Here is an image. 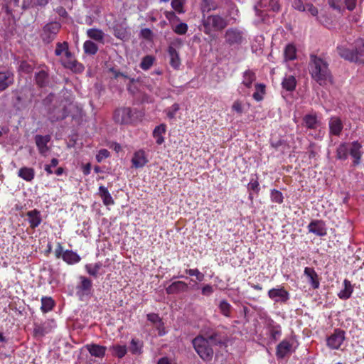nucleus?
I'll list each match as a JSON object with an SVG mask.
<instances>
[{
    "mask_svg": "<svg viewBox=\"0 0 364 364\" xmlns=\"http://www.w3.org/2000/svg\"><path fill=\"white\" fill-rule=\"evenodd\" d=\"M309 70L311 77L320 85L332 83V75L328 63L314 54L310 55Z\"/></svg>",
    "mask_w": 364,
    "mask_h": 364,
    "instance_id": "obj_1",
    "label": "nucleus"
},
{
    "mask_svg": "<svg viewBox=\"0 0 364 364\" xmlns=\"http://www.w3.org/2000/svg\"><path fill=\"white\" fill-rule=\"evenodd\" d=\"M193 348L200 358L204 361H210L213 356V349L208 338L198 336L192 341Z\"/></svg>",
    "mask_w": 364,
    "mask_h": 364,
    "instance_id": "obj_2",
    "label": "nucleus"
},
{
    "mask_svg": "<svg viewBox=\"0 0 364 364\" xmlns=\"http://www.w3.org/2000/svg\"><path fill=\"white\" fill-rule=\"evenodd\" d=\"M204 32L210 34L213 31H222L228 25V21L219 15H210L203 21Z\"/></svg>",
    "mask_w": 364,
    "mask_h": 364,
    "instance_id": "obj_3",
    "label": "nucleus"
},
{
    "mask_svg": "<svg viewBox=\"0 0 364 364\" xmlns=\"http://www.w3.org/2000/svg\"><path fill=\"white\" fill-rule=\"evenodd\" d=\"M280 10V6L278 0H260V1L255 6L256 15L260 17L259 22L264 20V11H272L278 12Z\"/></svg>",
    "mask_w": 364,
    "mask_h": 364,
    "instance_id": "obj_4",
    "label": "nucleus"
},
{
    "mask_svg": "<svg viewBox=\"0 0 364 364\" xmlns=\"http://www.w3.org/2000/svg\"><path fill=\"white\" fill-rule=\"evenodd\" d=\"M60 28V23L56 21L46 24L43 26L41 34L42 41L46 43H50L52 42L56 37V35L59 32Z\"/></svg>",
    "mask_w": 364,
    "mask_h": 364,
    "instance_id": "obj_5",
    "label": "nucleus"
},
{
    "mask_svg": "<svg viewBox=\"0 0 364 364\" xmlns=\"http://www.w3.org/2000/svg\"><path fill=\"white\" fill-rule=\"evenodd\" d=\"M225 42L230 46L241 44L245 38L243 32L236 28H230L225 31Z\"/></svg>",
    "mask_w": 364,
    "mask_h": 364,
    "instance_id": "obj_6",
    "label": "nucleus"
},
{
    "mask_svg": "<svg viewBox=\"0 0 364 364\" xmlns=\"http://www.w3.org/2000/svg\"><path fill=\"white\" fill-rule=\"evenodd\" d=\"M61 63L65 68L76 73H81L84 70L82 64L75 60L71 52H67L65 58L61 59Z\"/></svg>",
    "mask_w": 364,
    "mask_h": 364,
    "instance_id": "obj_7",
    "label": "nucleus"
},
{
    "mask_svg": "<svg viewBox=\"0 0 364 364\" xmlns=\"http://www.w3.org/2000/svg\"><path fill=\"white\" fill-rule=\"evenodd\" d=\"M345 339V332L336 329L327 339V345L331 349H338Z\"/></svg>",
    "mask_w": 364,
    "mask_h": 364,
    "instance_id": "obj_8",
    "label": "nucleus"
},
{
    "mask_svg": "<svg viewBox=\"0 0 364 364\" xmlns=\"http://www.w3.org/2000/svg\"><path fill=\"white\" fill-rule=\"evenodd\" d=\"M132 110L128 107L117 109L114 114V121L121 124H129L132 121Z\"/></svg>",
    "mask_w": 364,
    "mask_h": 364,
    "instance_id": "obj_9",
    "label": "nucleus"
},
{
    "mask_svg": "<svg viewBox=\"0 0 364 364\" xmlns=\"http://www.w3.org/2000/svg\"><path fill=\"white\" fill-rule=\"evenodd\" d=\"M268 296L276 302L285 303L289 299V294L284 288H273L268 291Z\"/></svg>",
    "mask_w": 364,
    "mask_h": 364,
    "instance_id": "obj_10",
    "label": "nucleus"
},
{
    "mask_svg": "<svg viewBox=\"0 0 364 364\" xmlns=\"http://www.w3.org/2000/svg\"><path fill=\"white\" fill-rule=\"evenodd\" d=\"M14 82V75L9 70L0 72V92L5 90Z\"/></svg>",
    "mask_w": 364,
    "mask_h": 364,
    "instance_id": "obj_11",
    "label": "nucleus"
},
{
    "mask_svg": "<svg viewBox=\"0 0 364 364\" xmlns=\"http://www.w3.org/2000/svg\"><path fill=\"white\" fill-rule=\"evenodd\" d=\"M337 51L341 58L347 60L351 62L358 61V53H355L354 50H351L344 46H340L337 47Z\"/></svg>",
    "mask_w": 364,
    "mask_h": 364,
    "instance_id": "obj_12",
    "label": "nucleus"
},
{
    "mask_svg": "<svg viewBox=\"0 0 364 364\" xmlns=\"http://www.w3.org/2000/svg\"><path fill=\"white\" fill-rule=\"evenodd\" d=\"M148 162L145 152L143 150H139L134 154L132 159L133 167L136 168L144 167Z\"/></svg>",
    "mask_w": 364,
    "mask_h": 364,
    "instance_id": "obj_13",
    "label": "nucleus"
},
{
    "mask_svg": "<svg viewBox=\"0 0 364 364\" xmlns=\"http://www.w3.org/2000/svg\"><path fill=\"white\" fill-rule=\"evenodd\" d=\"M50 135H46V136L36 135L35 136V141H36V146L39 150V152L41 154H46L48 151L49 149L47 146V144L50 141Z\"/></svg>",
    "mask_w": 364,
    "mask_h": 364,
    "instance_id": "obj_14",
    "label": "nucleus"
},
{
    "mask_svg": "<svg viewBox=\"0 0 364 364\" xmlns=\"http://www.w3.org/2000/svg\"><path fill=\"white\" fill-rule=\"evenodd\" d=\"M329 132L330 134L339 136L343 129V123L341 120L336 117H333L329 120Z\"/></svg>",
    "mask_w": 364,
    "mask_h": 364,
    "instance_id": "obj_15",
    "label": "nucleus"
},
{
    "mask_svg": "<svg viewBox=\"0 0 364 364\" xmlns=\"http://www.w3.org/2000/svg\"><path fill=\"white\" fill-rule=\"evenodd\" d=\"M188 284L183 281H177L173 282L166 289V293L168 294H178L180 292H184L188 290Z\"/></svg>",
    "mask_w": 364,
    "mask_h": 364,
    "instance_id": "obj_16",
    "label": "nucleus"
},
{
    "mask_svg": "<svg viewBox=\"0 0 364 364\" xmlns=\"http://www.w3.org/2000/svg\"><path fill=\"white\" fill-rule=\"evenodd\" d=\"M53 326L50 322H45L42 324H35L33 334L36 337H43L51 332Z\"/></svg>",
    "mask_w": 364,
    "mask_h": 364,
    "instance_id": "obj_17",
    "label": "nucleus"
},
{
    "mask_svg": "<svg viewBox=\"0 0 364 364\" xmlns=\"http://www.w3.org/2000/svg\"><path fill=\"white\" fill-rule=\"evenodd\" d=\"M309 232H313L318 236H323L326 235V228L325 224L321 220H316L311 222L309 225Z\"/></svg>",
    "mask_w": 364,
    "mask_h": 364,
    "instance_id": "obj_18",
    "label": "nucleus"
},
{
    "mask_svg": "<svg viewBox=\"0 0 364 364\" xmlns=\"http://www.w3.org/2000/svg\"><path fill=\"white\" fill-rule=\"evenodd\" d=\"M85 348L89 351L92 356L102 358L105 355L106 348L97 344H87Z\"/></svg>",
    "mask_w": 364,
    "mask_h": 364,
    "instance_id": "obj_19",
    "label": "nucleus"
},
{
    "mask_svg": "<svg viewBox=\"0 0 364 364\" xmlns=\"http://www.w3.org/2000/svg\"><path fill=\"white\" fill-rule=\"evenodd\" d=\"M26 216L28 218L30 227L33 229L37 228L42 221L41 213L36 209L27 212Z\"/></svg>",
    "mask_w": 364,
    "mask_h": 364,
    "instance_id": "obj_20",
    "label": "nucleus"
},
{
    "mask_svg": "<svg viewBox=\"0 0 364 364\" xmlns=\"http://www.w3.org/2000/svg\"><path fill=\"white\" fill-rule=\"evenodd\" d=\"M291 344L287 340L282 341L278 344L276 349V355L278 358H284L290 351Z\"/></svg>",
    "mask_w": 364,
    "mask_h": 364,
    "instance_id": "obj_21",
    "label": "nucleus"
},
{
    "mask_svg": "<svg viewBox=\"0 0 364 364\" xmlns=\"http://www.w3.org/2000/svg\"><path fill=\"white\" fill-rule=\"evenodd\" d=\"M205 338H208L209 342H212L214 345L217 346L225 345L228 341L226 336L218 331H213L209 335L206 334Z\"/></svg>",
    "mask_w": 364,
    "mask_h": 364,
    "instance_id": "obj_22",
    "label": "nucleus"
},
{
    "mask_svg": "<svg viewBox=\"0 0 364 364\" xmlns=\"http://www.w3.org/2000/svg\"><path fill=\"white\" fill-rule=\"evenodd\" d=\"M304 274L308 277L309 282L314 289H318L319 287L318 277L313 268L305 267Z\"/></svg>",
    "mask_w": 364,
    "mask_h": 364,
    "instance_id": "obj_23",
    "label": "nucleus"
},
{
    "mask_svg": "<svg viewBox=\"0 0 364 364\" xmlns=\"http://www.w3.org/2000/svg\"><path fill=\"white\" fill-rule=\"evenodd\" d=\"M79 279L80 283L77 286V289L81 291L84 294H89L92 287L91 279L84 276H80Z\"/></svg>",
    "mask_w": 364,
    "mask_h": 364,
    "instance_id": "obj_24",
    "label": "nucleus"
},
{
    "mask_svg": "<svg viewBox=\"0 0 364 364\" xmlns=\"http://www.w3.org/2000/svg\"><path fill=\"white\" fill-rule=\"evenodd\" d=\"M320 122L314 114H306L303 118V124L308 129H315Z\"/></svg>",
    "mask_w": 364,
    "mask_h": 364,
    "instance_id": "obj_25",
    "label": "nucleus"
},
{
    "mask_svg": "<svg viewBox=\"0 0 364 364\" xmlns=\"http://www.w3.org/2000/svg\"><path fill=\"white\" fill-rule=\"evenodd\" d=\"M282 87L287 91H294L296 86V80L294 75H286L282 82Z\"/></svg>",
    "mask_w": 364,
    "mask_h": 364,
    "instance_id": "obj_26",
    "label": "nucleus"
},
{
    "mask_svg": "<svg viewBox=\"0 0 364 364\" xmlns=\"http://www.w3.org/2000/svg\"><path fill=\"white\" fill-rule=\"evenodd\" d=\"M18 176L26 181H31L35 176V171L33 168L22 167L18 172Z\"/></svg>",
    "mask_w": 364,
    "mask_h": 364,
    "instance_id": "obj_27",
    "label": "nucleus"
},
{
    "mask_svg": "<svg viewBox=\"0 0 364 364\" xmlns=\"http://www.w3.org/2000/svg\"><path fill=\"white\" fill-rule=\"evenodd\" d=\"M168 55L170 56V64L171 65L175 68L178 69L181 65V60L179 58L178 53L176 51V50L170 46L168 48Z\"/></svg>",
    "mask_w": 364,
    "mask_h": 364,
    "instance_id": "obj_28",
    "label": "nucleus"
},
{
    "mask_svg": "<svg viewBox=\"0 0 364 364\" xmlns=\"http://www.w3.org/2000/svg\"><path fill=\"white\" fill-rule=\"evenodd\" d=\"M166 132V125L161 124L160 125L155 127L153 132V136L156 139L157 144L161 145L164 141L163 134Z\"/></svg>",
    "mask_w": 364,
    "mask_h": 364,
    "instance_id": "obj_29",
    "label": "nucleus"
},
{
    "mask_svg": "<svg viewBox=\"0 0 364 364\" xmlns=\"http://www.w3.org/2000/svg\"><path fill=\"white\" fill-rule=\"evenodd\" d=\"M99 195L105 205H110L114 204V200L106 187L103 186H100Z\"/></svg>",
    "mask_w": 364,
    "mask_h": 364,
    "instance_id": "obj_30",
    "label": "nucleus"
},
{
    "mask_svg": "<svg viewBox=\"0 0 364 364\" xmlns=\"http://www.w3.org/2000/svg\"><path fill=\"white\" fill-rule=\"evenodd\" d=\"M344 288L343 289L341 290L340 292L338 294V296L340 299H348L352 292H353V287L350 282V281L345 279L343 282Z\"/></svg>",
    "mask_w": 364,
    "mask_h": 364,
    "instance_id": "obj_31",
    "label": "nucleus"
},
{
    "mask_svg": "<svg viewBox=\"0 0 364 364\" xmlns=\"http://www.w3.org/2000/svg\"><path fill=\"white\" fill-rule=\"evenodd\" d=\"M36 82L41 87H46L48 84V74L45 70H42L36 74Z\"/></svg>",
    "mask_w": 364,
    "mask_h": 364,
    "instance_id": "obj_32",
    "label": "nucleus"
},
{
    "mask_svg": "<svg viewBox=\"0 0 364 364\" xmlns=\"http://www.w3.org/2000/svg\"><path fill=\"white\" fill-rule=\"evenodd\" d=\"M63 259L71 264L78 262L80 260V257L77 253L71 250H66L63 254Z\"/></svg>",
    "mask_w": 364,
    "mask_h": 364,
    "instance_id": "obj_33",
    "label": "nucleus"
},
{
    "mask_svg": "<svg viewBox=\"0 0 364 364\" xmlns=\"http://www.w3.org/2000/svg\"><path fill=\"white\" fill-rule=\"evenodd\" d=\"M87 36L96 41L102 42L105 37V33L102 30L97 28H90L87 31Z\"/></svg>",
    "mask_w": 364,
    "mask_h": 364,
    "instance_id": "obj_34",
    "label": "nucleus"
},
{
    "mask_svg": "<svg viewBox=\"0 0 364 364\" xmlns=\"http://www.w3.org/2000/svg\"><path fill=\"white\" fill-rule=\"evenodd\" d=\"M256 80L255 73L250 70H246L243 73V79H242V85H244L247 88L251 87L252 84Z\"/></svg>",
    "mask_w": 364,
    "mask_h": 364,
    "instance_id": "obj_35",
    "label": "nucleus"
},
{
    "mask_svg": "<svg viewBox=\"0 0 364 364\" xmlns=\"http://www.w3.org/2000/svg\"><path fill=\"white\" fill-rule=\"evenodd\" d=\"M284 60H293L296 58V49L295 46L292 44H288L284 51Z\"/></svg>",
    "mask_w": 364,
    "mask_h": 364,
    "instance_id": "obj_36",
    "label": "nucleus"
},
{
    "mask_svg": "<svg viewBox=\"0 0 364 364\" xmlns=\"http://www.w3.org/2000/svg\"><path fill=\"white\" fill-rule=\"evenodd\" d=\"M102 264L101 262H97L95 264H87L85 265V269L87 272L93 277H97L99 271L102 268Z\"/></svg>",
    "mask_w": 364,
    "mask_h": 364,
    "instance_id": "obj_37",
    "label": "nucleus"
},
{
    "mask_svg": "<svg viewBox=\"0 0 364 364\" xmlns=\"http://www.w3.org/2000/svg\"><path fill=\"white\" fill-rule=\"evenodd\" d=\"M67 116L68 112L65 109H63L62 110L54 109L52 112L50 113L49 119L52 122H55L57 121L65 119Z\"/></svg>",
    "mask_w": 364,
    "mask_h": 364,
    "instance_id": "obj_38",
    "label": "nucleus"
},
{
    "mask_svg": "<svg viewBox=\"0 0 364 364\" xmlns=\"http://www.w3.org/2000/svg\"><path fill=\"white\" fill-rule=\"evenodd\" d=\"M348 146L347 143L341 144L336 149V158L341 160H345L348 155Z\"/></svg>",
    "mask_w": 364,
    "mask_h": 364,
    "instance_id": "obj_39",
    "label": "nucleus"
},
{
    "mask_svg": "<svg viewBox=\"0 0 364 364\" xmlns=\"http://www.w3.org/2000/svg\"><path fill=\"white\" fill-rule=\"evenodd\" d=\"M84 51L88 55H95L97 50V46L91 41H86L83 45Z\"/></svg>",
    "mask_w": 364,
    "mask_h": 364,
    "instance_id": "obj_40",
    "label": "nucleus"
},
{
    "mask_svg": "<svg viewBox=\"0 0 364 364\" xmlns=\"http://www.w3.org/2000/svg\"><path fill=\"white\" fill-rule=\"evenodd\" d=\"M114 36L121 40H126L129 38L127 29L122 26H117L114 28Z\"/></svg>",
    "mask_w": 364,
    "mask_h": 364,
    "instance_id": "obj_41",
    "label": "nucleus"
},
{
    "mask_svg": "<svg viewBox=\"0 0 364 364\" xmlns=\"http://www.w3.org/2000/svg\"><path fill=\"white\" fill-rule=\"evenodd\" d=\"M220 312L226 317H230L231 305L226 301L222 300L219 304Z\"/></svg>",
    "mask_w": 364,
    "mask_h": 364,
    "instance_id": "obj_42",
    "label": "nucleus"
},
{
    "mask_svg": "<svg viewBox=\"0 0 364 364\" xmlns=\"http://www.w3.org/2000/svg\"><path fill=\"white\" fill-rule=\"evenodd\" d=\"M41 309L43 311L47 312L53 309L54 301L50 297H43L41 299Z\"/></svg>",
    "mask_w": 364,
    "mask_h": 364,
    "instance_id": "obj_43",
    "label": "nucleus"
},
{
    "mask_svg": "<svg viewBox=\"0 0 364 364\" xmlns=\"http://www.w3.org/2000/svg\"><path fill=\"white\" fill-rule=\"evenodd\" d=\"M362 146L358 141H353L352 143V147L349 150L350 154L353 158H358V156H362V152L360 151Z\"/></svg>",
    "mask_w": 364,
    "mask_h": 364,
    "instance_id": "obj_44",
    "label": "nucleus"
},
{
    "mask_svg": "<svg viewBox=\"0 0 364 364\" xmlns=\"http://www.w3.org/2000/svg\"><path fill=\"white\" fill-rule=\"evenodd\" d=\"M63 52L65 53V55L67 54V52H70L68 48V43L66 41L56 44V48L55 50V55L60 56Z\"/></svg>",
    "mask_w": 364,
    "mask_h": 364,
    "instance_id": "obj_45",
    "label": "nucleus"
},
{
    "mask_svg": "<svg viewBox=\"0 0 364 364\" xmlns=\"http://www.w3.org/2000/svg\"><path fill=\"white\" fill-rule=\"evenodd\" d=\"M185 273L191 277H196L198 282H202L205 279L203 273L200 272L198 269H187L185 270Z\"/></svg>",
    "mask_w": 364,
    "mask_h": 364,
    "instance_id": "obj_46",
    "label": "nucleus"
},
{
    "mask_svg": "<svg viewBox=\"0 0 364 364\" xmlns=\"http://www.w3.org/2000/svg\"><path fill=\"white\" fill-rule=\"evenodd\" d=\"M355 53H358V61L360 58L364 57V39L359 38L355 41Z\"/></svg>",
    "mask_w": 364,
    "mask_h": 364,
    "instance_id": "obj_47",
    "label": "nucleus"
},
{
    "mask_svg": "<svg viewBox=\"0 0 364 364\" xmlns=\"http://www.w3.org/2000/svg\"><path fill=\"white\" fill-rule=\"evenodd\" d=\"M154 60V58L151 55L145 56L140 63V67L144 70H149L152 66Z\"/></svg>",
    "mask_w": 364,
    "mask_h": 364,
    "instance_id": "obj_48",
    "label": "nucleus"
},
{
    "mask_svg": "<svg viewBox=\"0 0 364 364\" xmlns=\"http://www.w3.org/2000/svg\"><path fill=\"white\" fill-rule=\"evenodd\" d=\"M255 87L257 91L254 92L252 97L257 101H260L263 98V94L264 92V85L262 84H256Z\"/></svg>",
    "mask_w": 364,
    "mask_h": 364,
    "instance_id": "obj_49",
    "label": "nucleus"
},
{
    "mask_svg": "<svg viewBox=\"0 0 364 364\" xmlns=\"http://www.w3.org/2000/svg\"><path fill=\"white\" fill-rule=\"evenodd\" d=\"M283 195L279 191L275 189L272 191L271 200L272 202L281 204L283 202Z\"/></svg>",
    "mask_w": 364,
    "mask_h": 364,
    "instance_id": "obj_50",
    "label": "nucleus"
},
{
    "mask_svg": "<svg viewBox=\"0 0 364 364\" xmlns=\"http://www.w3.org/2000/svg\"><path fill=\"white\" fill-rule=\"evenodd\" d=\"M19 6V0H9L3 8L7 14H11L13 9Z\"/></svg>",
    "mask_w": 364,
    "mask_h": 364,
    "instance_id": "obj_51",
    "label": "nucleus"
},
{
    "mask_svg": "<svg viewBox=\"0 0 364 364\" xmlns=\"http://www.w3.org/2000/svg\"><path fill=\"white\" fill-rule=\"evenodd\" d=\"M113 353L121 358L127 353V348L125 346H113Z\"/></svg>",
    "mask_w": 364,
    "mask_h": 364,
    "instance_id": "obj_52",
    "label": "nucleus"
},
{
    "mask_svg": "<svg viewBox=\"0 0 364 364\" xmlns=\"http://www.w3.org/2000/svg\"><path fill=\"white\" fill-rule=\"evenodd\" d=\"M141 346L140 345L139 341L132 339L131 341L129 350L133 354H138V353H140V352H141Z\"/></svg>",
    "mask_w": 364,
    "mask_h": 364,
    "instance_id": "obj_53",
    "label": "nucleus"
},
{
    "mask_svg": "<svg viewBox=\"0 0 364 364\" xmlns=\"http://www.w3.org/2000/svg\"><path fill=\"white\" fill-rule=\"evenodd\" d=\"M172 8L179 14L184 13L183 11V3L181 0H172L171 1Z\"/></svg>",
    "mask_w": 364,
    "mask_h": 364,
    "instance_id": "obj_54",
    "label": "nucleus"
},
{
    "mask_svg": "<svg viewBox=\"0 0 364 364\" xmlns=\"http://www.w3.org/2000/svg\"><path fill=\"white\" fill-rule=\"evenodd\" d=\"M19 70L25 73H30L33 70V65L26 61H21L19 65Z\"/></svg>",
    "mask_w": 364,
    "mask_h": 364,
    "instance_id": "obj_55",
    "label": "nucleus"
},
{
    "mask_svg": "<svg viewBox=\"0 0 364 364\" xmlns=\"http://www.w3.org/2000/svg\"><path fill=\"white\" fill-rule=\"evenodd\" d=\"M174 32L179 35L185 34L188 31V26L185 23L178 24L173 29Z\"/></svg>",
    "mask_w": 364,
    "mask_h": 364,
    "instance_id": "obj_56",
    "label": "nucleus"
},
{
    "mask_svg": "<svg viewBox=\"0 0 364 364\" xmlns=\"http://www.w3.org/2000/svg\"><path fill=\"white\" fill-rule=\"evenodd\" d=\"M328 5L334 10L341 11L342 9V0H328Z\"/></svg>",
    "mask_w": 364,
    "mask_h": 364,
    "instance_id": "obj_57",
    "label": "nucleus"
},
{
    "mask_svg": "<svg viewBox=\"0 0 364 364\" xmlns=\"http://www.w3.org/2000/svg\"><path fill=\"white\" fill-rule=\"evenodd\" d=\"M140 36L146 40H151L153 36V33L149 28H143L140 31Z\"/></svg>",
    "mask_w": 364,
    "mask_h": 364,
    "instance_id": "obj_58",
    "label": "nucleus"
},
{
    "mask_svg": "<svg viewBox=\"0 0 364 364\" xmlns=\"http://www.w3.org/2000/svg\"><path fill=\"white\" fill-rule=\"evenodd\" d=\"M180 107H179V105L177 104V103H174L169 109L168 113H167V116L170 118V119H173L175 117V114L176 113V112H178L179 110Z\"/></svg>",
    "mask_w": 364,
    "mask_h": 364,
    "instance_id": "obj_59",
    "label": "nucleus"
},
{
    "mask_svg": "<svg viewBox=\"0 0 364 364\" xmlns=\"http://www.w3.org/2000/svg\"><path fill=\"white\" fill-rule=\"evenodd\" d=\"M109 156V152L107 149H101L100 150L98 154L97 155V160L98 162L102 161L103 159H107Z\"/></svg>",
    "mask_w": 364,
    "mask_h": 364,
    "instance_id": "obj_60",
    "label": "nucleus"
},
{
    "mask_svg": "<svg viewBox=\"0 0 364 364\" xmlns=\"http://www.w3.org/2000/svg\"><path fill=\"white\" fill-rule=\"evenodd\" d=\"M306 12L309 13L311 16H316L318 14V9L311 4H307L306 6Z\"/></svg>",
    "mask_w": 364,
    "mask_h": 364,
    "instance_id": "obj_61",
    "label": "nucleus"
},
{
    "mask_svg": "<svg viewBox=\"0 0 364 364\" xmlns=\"http://www.w3.org/2000/svg\"><path fill=\"white\" fill-rule=\"evenodd\" d=\"M213 287L210 284H206L203 287L201 293L204 296H210L213 293Z\"/></svg>",
    "mask_w": 364,
    "mask_h": 364,
    "instance_id": "obj_62",
    "label": "nucleus"
},
{
    "mask_svg": "<svg viewBox=\"0 0 364 364\" xmlns=\"http://www.w3.org/2000/svg\"><path fill=\"white\" fill-rule=\"evenodd\" d=\"M293 7L300 11H306V5H304L301 0H294L293 1Z\"/></svg>",
    "mask_w": 364,
    "mask_h": 364,
    "instance_id": "obj_63",
    "label": "nucleus"
},
{
    "mask_svg": "<svg viewBox=\"0 0 364 364\" xmlns=\"http://www.w3.org/2000/svg\"><path fill=\"white\" fill-rule=\"evenodd\" d=\"M147 319L153 323H158L161 322V319L156 314H147Z\"/></svg>",
    "mask_w": 364,
    "mask_h": 364,
    "instance_id": "obj_64",
    "label": "nucleus"
}]
</instances>
